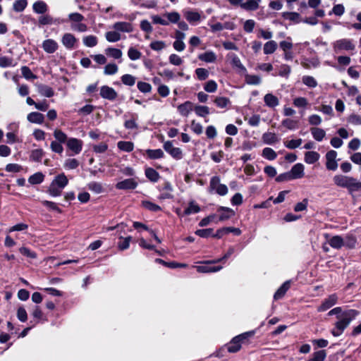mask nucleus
Segmentation results:
<instances>
[{"label": "nucleus", "mask_w": 361, "mask_h": 361, "mask_svg": "<svg viewBox=\"0 0 361 361\" xmlns=\"http://www.w3.org/2000/svg\"><path fill=\"white\" fill-rule=\"evenodd\" d=\"M333 49L335 53L338 54L343 51H351L355 49V45L349 39L343 38L335 41L333 43Z\"/></svg>", "instance_id": "obj_4"}, {"label": "nucleus", "mask_w": 361, "mask_h": 361, "mask_svg": "<svg viewBox=\"0 0 361 361\" xmlns=\"http://www.w3.org/2000/svg\"><path fill=\"white\" fill-rule=\"evenodd\" d=\"M145 154L151 159H157L164 157V152L161 149H147Z\"/></svg>", "instance_id": "obj_34"}, {"label": "nucleus", "mask_w": 361, "mask_h": 361, "mask_svg": "<svg viewBox=\"0 0 361 361\" xmlns=\"http://www.w3.org/2000/svg\"><path fill=\"white\" fill-rule=\"evenodd\" d=\"M100 95L104 99L114 100L117 97L118 94L112 87L104 85L101 87Z\"/></svg>", "instance_id": "obj_12"}, {"label": "nucleus", "mask_w": 361, "mask_h": 361, "mask_svg": "<svg viewBox=\"0 0 361 361\" xmlns=\"http://www.w3.org/2000/svg\"><path fill=\"white\" fill-rule=\"evenodd\" d=\"M209 191L210 192H215L216 194L224 196L228 193V188L226 185L220 183L219 176H213L209 182Z\"/></svg>", "instance_id": "obj_5"}, {"label": "nucleus", "mask_w": 361, "mask_h": 361, "mask_svg": "<svg viewBox=\"0 0 361 361\" xmlns=\"http://www.w3.org/2000/svg\"><path fill=\"white\" fill-rule=\"evenodd\" d=\"M277 43L274 40H269L264 44L263 51L264 54H271L277 49Z\"/></svg>", "instance_id": "obj_31"}, {"label": "nucleus", "mask_w": 361, "mask_h": 361, "mask_svg": "<svg viewBox=\"0 0 361 361\" xmlns=\"http://www.w3.org/2000/svg\"><path fill=\"white\" fill-rule=\"evenodd\" d=\"M13 59L11 57L1 56H0V67L1 68H7L11 66H14Z\"/></svg>", "instance_id": "obj_53"}, {"label": "nucleus", "mask_w": 361, "mask_h": 361, "mask_svg": "<svg viewBox=\"0 0 361 361\" xmlns=\"http://www.w3.org/2000/svg\"><path fill=\"white\" fill-rule=\"evenodd\" d=\"M214 102L221 109L226 108L230 104L229 99L225 97H217Z\"/></svg>", "instance_id": "obj_50"}, {"label": "nucleus", "mask_w": 361, "mask_h": 361, "mask_svg": "<svg viewBox=\"0 0 361 361\" xmlns=\"http://www.w3.org/2000/svg\"><path fill=\"white\" fill-rule=\"evenodd\" d=\"M281 124L288 130H295L298 127V121L291 118L283 120Z\"/></svg>", "instance_id": "obj_42"}, {"label": "nucleus", "mask_w": 361, "mask_h": 361, "mask_svg": "<svg viewBox=\"0 0 361 361\" xmlns=\"http://www.w3.org/2000/svg\"><path fill=\"white\" fill-rule=\"evenodd\" d=\"M217 84L214 80H209L204 85V90L209 93L215 92L217 90Z\"/></svg>", "instance_id": "obj_59"}, {"label": "nucleus", "mask_w": 361, "mask_h": 361, "mask_svg": "<svg viewBox=\"0 0 361 361\" xmlns=\"http://www.w3.org/2000/svg\"><path fill=\"white\" fill-rule=\"evenodd\" d=\"M218 212L220 213V221L228 220L235 215L234 211L228 207H221L218 209Z\"/></svg>", "instance_id": "obj_16"}, {"label": "nucleus", "mask_w": 361, "mask_h": 361, "mask_svg": "<svg viewBox=\"0 0 361 361\" xmlns=\"http://www.w3.org/2000/svg\"><path fill=\"white\" fill-rule=\"evenodd\" d=\"M27 2L26 0H18L13 4V10L16 12L23 11L27 6Z\"/></svg>", "instance_id": "obj_62"}, {"label": "nucleus", "mask_w": 361, "mask_h": 361, "mask_svg": "<svg viewBox=\"0 0 361 361\" xmlns=\"http://www.w3.org/2000/svg\"><path fill=\"white\" fill-rule=\"evenodd\" d=\"M260 2L261 0H245L244 4H242L241 8L247 11H256Z\"/></svg>", "instance_id": "obj_27"}, {"label": "nucleus", "mask_w": 361, "mask_h": 361, "mask_svg": "<svg viewBox=\"0 0 361 361\" xmlns=\"http://www.w3.org/2000/svg\"><path fill=\"white\" fill-rule=\"evenodd\" d=\"M195 74L199 80H204L209 77V71L204 68H198L195 70Z\"/></svg>", "instance_id": "obj_55"}, {"label": "nucleus", "mask_w": 361, "mask_h": 361, "mask_svg": "<svg viewBox=\"0 0 361 361\" xmlns=\"http://www.w3.org/2000/svg\"><path fill=\"white\" fill-rule=\"evenodd\" d=\"M32 9L36 13L44 14L48 11V6L43 1H37L33 4Z\"/></svg>", "instance_id": "obj_24"}, {"label": "nucleus", "mask_w": 361, "mask_h": 361, "mask_svg": "<svg viewBox=\"0 0 361 361\" xmlns=\"http://www.w3.org/2000/svg\"><path fill=\"white\" fill-rule=\"evenodd\" d=\"M240 343L238 340H235V337H234L228 345V351L230 353L238 352L241 348Z\"/></svg>", "instance_id": "obj_45"}, {"label": "nucleus", "mask_w": 361, "mask_h": 361, "mask_svg": "<svg viewBox=\"0 0 361 361\" xmlns=\"http://www.w3.org/2000/svg\"><path fill=\"white\" fill-rule=\"evenodd\" d=\"M87 188L90 190L99 194L103 191V188L101 183L97 182H90L87 185Z\"/></svg>", "instance_id": "obj_60"}, {"label": "nucleus", "mask_w": 361, "mask_h": 361, "mask_svg": "<svg viewBox=\"0 0 361 361\" xmlns=\"http://www.w3.org/2000/svg\"><path fill=\"white\" fill-rule=\"evenodd\" d=\"M137 88L138 90L143 93H149L152 91V85L145 82L140 81L137 82Z\"/></svg>", "instance_id": "obj_64"}, {"label": "nucleus", "mask_w": 361, "mask_h": 361, "mask_svg": "<svg viewBox=\"0 0 361 361\" xmlns=\"http://www.w3.org/2000/svg\"><path fill=\"white\" fill-rule=\"evenodd\" d=\"M27 119L29 122L37 124H42L44 121V116L39 112H31L27 116Z\"/></svg>", "instance_id": "obj_20"}, {"label": "nucleus", "mask_w": 361, "mask_h": 361, "mask_svg": "<svg viewBox=\"0 0 361 361\" xmlns=\"http://www.w3.org/2000/svg\"><path fill=\"white\" fill-rule=\"evenodd\" d=\"M42 49L48 54L54 53L59 48V44L56 41L52 39H45L42 42Z\"/></svg>", "instance_id": "obj_13"}, {"label": "nucleus", "mask_w": 361, "mask_h": 361, "mask_svg": "<svg viewBox=\"0 0 361 361\" xmlns=\"http://www.w3.org/2000/svg\"><path fill=\"white\" fill-rule=\"evenodd\" d=\"M37 87L39 93L42 96L51 97L54 95V90L47 85L38 84L37 85Z\"/></svg>", "instance_id": "obj_30"}, {"label": "nucleus", "mask_w": 361, "mask_h": 361, "mask_svg": "<svg viewBox=\"0 0 361 361\" xmlns=\"http://www.w3.org/2000/svg\"><path fill=\"white\" fill-rule=\"evenodd\" d=\"M195 114L200 117H205L209 114V109L207 106H196L194 107Z\"/></svg>", "instance_id": "obj_48"}, {"label": "nucleus", "mask_w": 361, "mask_h": 361, "mask_svg": "<svg viewBox=\"0 0 361 361\" xmlns=\"http://www.w3.org/2000/svg\"><path fill=\"white\" fill-rule=\"evenodd\" d=\"M198 59L205 63H214L216 61L217 56L212 51H207L198 55Z\"/></svg>", "instance_id": "obj_19"}, {"label": "nucleus", "mask_w": 361, "mask_h": 361, "mask_svg": "<svg viewBox=\"0 0 361 361\" xmlns=\"http://www.w3.org/2000/svg\"><path fill=\"white\" fill-rule=\"evenodd\" d=\"M122 82L128 86H133L135 83V78L130 74H125L121 77Z\"/></svg>", "instance_id": "obj_61"}, {"label": "nucleus", "mask_w": 361, "mask_h": 361, "mask_svg": "<svg viewBox=\"0 0 361 361\" xmlns=\"http://www.w3.org/2000/svg\"><path fill=\"white\" fill-rule=\"evenodd\" d=\"M326 357V353L324 350H318L312 354V358L307 361H324Z\"/></svg>", "instance_id": "obj_43"}, {"label": "nucleus", "mask_w": 361, "mask_h": 361, "mask_svg": "<svg viewBox=\"0 0 361 361\" xmlns=\"http://www.w3.org/2000/svg\"><path fill=\"white\" fill-rule=\"evenodd\" d=\"M44 176L41 172H37L30 176L28 182L32 185L39 184L43 182Z\"/></svg>", "instance_id": "obj_38"}, {"label": "nucleus", "mask_w": 361, "mask_h": 361, "mask_svg": "<svg viewBox=\"0 0 361 361\" xmlns=\"http://www.w3.org/2000/svg\"><path fill=\"white\" fill-rule=\"evenodd\" d=\"M164 17L168 21V25L169 23H177L180 20V15L176 11L165 13Z\"/></svg>", "instance_id": "obj_32"}, {"label": "nucleus", "mask_w": 361, "mask_h": 361, "mask_svg": "<svg viewBox=\"0 0 361 361\" xmlns=\"http://www.w3.org/2000/svg\"><path fill=\"white\" fill-rule=\"evenodd\" d=\"M358 314L359 312L353 309L343 311L342 307H336L331 310L328 312V315H336L338 319L335 323L334 328L331 331L332 335L335 337L341 335Z\"/></svg>", "instance_id": "obj_1"}, {"label": "nucleus", "mask_w": 361, "mask_h": 361, "mask_svg": "<svg viewBox=\"0 0 361 361\" xmlns=\"http://www.w3.org/2000/svg\"><path fill=\"white\" fill-rule=\"evenodd\" d=\"M184 16L190 23H195L201 20L200 14L192 11H185Z\"/></svg>", "instance_id": "obj_28"}, {"label": "nucleus", "mask_w": 361, "mask_h": 361, "mask_svg": "<svg viewBox=\"0 0 361 361\" xmlns=\"http://www.w3.org/2000/svg\"><path fill=\"white\" fill-rule=\"evenodd\" d=\"M293 104L298 108H305L309 103L305 97H299L293 99Z\"/></svg>", "instance_id": "obj_56"}, {"label": "nucleus", "mask_w": 361, "mask_h": 361, "mask_svg": "<svg viewBox=\"0 0 361 361\" xmlns=\"http://www.w3.org/2000/svg\"><path fill=\"white\" fill-rule=\"evenodd\" d=\"M117 146L119 149L127 152H132L134 149V144L130 141H119Z\"/></svg>", "instance_id": "obj_37"}, {"label": "nucleus", "mask_w": 361, "mask_h": 361, "mask_svg": "<svg viewBox=\"0 0 361 361\" xmlns=\"http://www.w3.org/2000/svg\"><path fill=\"white\" fill-rule=\"evenodd\" d=\"M262 140L267 145H273L279 141V138L274 133L267 132L262 135Z\"/></svg>", "instance_id": "obj_29"}, {"label": "nucleus", "mask_w": 361, "mask_h": 361, "mask_svg": "<svg viewBox=\"0 0 361 361\" xmlns=\"http://www.w3.org/2000/svg\"><path fill=\"white\" fill-rule=\"evenodd\" d=\"M310 132L313 138L317 142L322 141L326 136V132L322 128L313 127L310 128Z\"/></svg>", "instance_id": "obj_26"}, {"label": "nucleus", "mask_w": 361, "mask_h": 361, "mask_svg": "<svg viewBox=\"0 0 361 361\" xmlns=\"http://www.w3.org/2000/svg\"><path fill=\"white\" fill-rule=\"evenodd\" d=\"M221 259H218L214 261H207L202 265H199L195 267L197 271L200 273H209V272H216L222 269V267L217 266L213 267L211 266V264L221 262Z\"/></svg>", "instance_id": "obj_6"}, {"label": "nucleus", "mask_w": 361, "mask_h": 361, "mask_svg": "<svg viewBox=\"0 0 361 361\" xmlns=\"http://www.w3.org/2000/svg\"><path fill=\"white\" fill-rule=\"evenodd\" d=\"M288 173L291 179L301 178L304 176V166L302 164H296Z\"/></svg>", "instance_id": "obj_15"}, {"label": "nucleus", "mask_w": 361, "mask_h": 361, "mask_svg": "<svg viewBox=\"0 0 361 361\" xmlns=\"http://www.w3.org/2000/svg\"><path fill=\"white\" fill-rule=\"evenodd\" d=\"M105 53L107 56L114 59H119L122 57L123 55V52L121 49L114 47L106 48L105 49Z\"/></svg>", "instance_id": "obj_33"}, {"label": "nucleus", "mask_w": 361, "mask_h": 361, "mask_svg": "<svg viewBox=\"0 0 361 361\" xmlns=\"http://www.w3.org/2000/svg\"><path fill=\"white\" fill-rule=\"evenodd\" d=\"M68 180L66 175L62 173L56 176L50 183L47 192L52 197L60 196L63 189L68 185Z\"/></svg>", "instance_id": "obj_3"}, {"label": "nucleus", "mask_w": 361, "mask_h": 361, "mask_svg": "<svg viewBox=\"0 0 361 361\" xmlns=\"http://www.w3.org/2000/svg\"><path fill=\"white\" fill-rule=\"evenodd\" d=\"M84 44L87 47H95L98 43V39L96 36L87 35L82 39Z\"/></svg>", "instance_id": "obj_41"}, {"label": "nucleus", "mask_w": 361, "mask_h": 361, "mask_svg": "<svg viewBox=\"0 0 361 361\" xmlns=\"http://www.w3.org/2000/svg\"><path fill=\"white\" fill-rule=\"evenodd\" d=\"M164 149L176 159H180L183 157L181 149L175 147L171 141H166L164 143Z\"/></svg>", "instance_id": "obj_9"}, {"label": "nucleus", "mask_w": 361, "mask_h": 361, "mask_svg": "<svg viewBox=\"0 0 361 361\" xmlns=\"http://www.w3.org/2000/svg\"><path fill=\"white\" fill-rule=\"evenodd\" d=\"M83 142L81 140L71 137L66 142V147L73 154H78L82 149Z\"/></svg>", "instance_id": "obj_8"}, {"label": "nucleus", "mask_w": 361, "mask_h": 361, "mask_svg": "<svg viewBox=\"0 0 361 361\" xmlns=\"http://www.w3.org/2000/svg\"><path fill=\"white\" fill-rule=\"evenodd\" d=\"M54 22L55 20H54V18L48 14L42 15L39 16L38 18V23L41 25H51Z\"/></svg>", "instance_id": "obj_51"}, {"label": "nucleus", "mask_w": 361, "mask_h": 361, "mask_svg": "<svg viewBox=\"0 0 361 361\" xmlns=\"http://www.w3.org/2000/svg\"><path fill=\"white\" fill-rule=\"evenodd\" d=\"M145 176L152 182H157L160 176L159 173L152 168H147L145 169Z\"/></svg>", "instance_id": "obj_35"}, {"label": "nucleus", "mask_w": 361, "mask_h": 361, "mask_svg": "<svg viewBox=\"0 0 361 361\" xmlns=\"http://www.w3.org/2000/svg\"><path fill=\"white\" fill-rule=\"evenodd\" d=\"M200 210L199 206L194 202H190L189 206L185 209L184 214L190 215L191 214H196Z\"/></svg>", "instance_id": "obj_57"}, {"label": "nucleus", "mask_w": 361, "mask_h": 361, "mask_svg": "<svg viewBox=\"0 0 361 361\" xmlns=\"http://www.w3.org/2000/svg\"><path fill=\"white\" fill-rule=\"evenodd\" d=\"M193 109V104L191 102L189 101H187L183 104L178 106V111L179 114L183 116H188Z\"/></svg>", "instance_id": "obj_17"}, {"label": "nucleus", "mask_w": 361, "mask_h": 361, "mask_svg": "<svg viewBox=\"0 0 361 361\" xmlns=\"http://www.w3.org/2000/svg\"><path fill=\"white\" fill-rule=\"evenodd\" d=\"M128 56L131 60L135 61L141 58L142 53L134 47H130L128 51Z\"/></svg>", "instance_id": "obj_58"}, {"label": "nucleus", "mask_w": 361, "mask_h": 361, "mask_svg": "<svg viewBox=\"0 0 361 361\" xmlns=\"http://www.w3.org/2000/svg\"><path fill=\"white\" fill-rule=\"evenodd\" d=\"M77 42V38L69 32L65 33L61 37V43L67 49H73Z\"/></svg>", "instance_id": "obj_11"}, {"label": "nucleus", "mask_w": 361, "mask_h": 361, "mask_svg": "<svg viewBox=\"0 0 361 361\" xmlns=\"http://www.w3.org/2000/svg\"><path fill=\"white\" fill-rule=\"evenodd\" d=\"M333 181L336 186L346 188L351 195L355 192L361 190V182L351 176L337 174L333 177Z\"/></svg>", "instance_id": "obj_2"}, {"label": "nucleus", "mask_w": 361, "mask_h": 361, "mask_svg": "<svg viewBox=\"0 0 361 361\" xmlns=\"http://www.w3.org/2000/svg\"><path fill=\"white\" fill-rule=\"evenodd\" d=\"M112 27L118 32H130L133 30L132 25L128 22H117Z\"/></svg>", "instance_id": "obj_18"}, {"label": "nucleus", "mask_w": 361, "mask_h": 361, "mask_svg": "<svg viewBox=\"0 0 361 361\" xmlns=\"http://www.w3.org/2000/svg\"><path fill=\"white\" fill-rule=\"evenodd\" d=\"M142 205L147 209L152 212H158L161 209L159 205L149 201H142Z\"/></svg>", "instance_id": "obj_63"}, {"label": "nucleus", "mask_w": 361, "mask_h": 361, "mask_svg": "<svg viewBox=\"0 0 361 361\" xmlns=\"http://www.w3.org/2000/svg\"><path fill=\"white\" fill-rule=\"evenodd\" d=\"M282 16L283 18L295 23L300 22V14L296 12H283Z\"/></svg>", "instance_id": "obj_49"}, {"label": "nucleus", "mask_w": 361, "mask_h": 361, "mask_svg": "<svg viewBox=\"0 0 361 361\" xmlns=\"http://www.w3.org/2000/svg\"><path fill=\"white\" fill-rule=\"evenodd\" d=\"M22 75L26 79V80H34L37 78V75H35L30 68H28L26 66H23L20 68Z\"/></svg>", "instance_id": "obj_47"}, {"label": "nucleus", "mask_w": 361, "mask_h": 361, "mask_svg": "<svg viewBox=\"0 0 361 361\" xmlns=\"http://www.w3.org/2000/svg\"><path fill=\"white\" fill-rule=\"evenodd\" d=\"M326 167L328 170L336 171L338 168L336 161L337 152L334 150H330L326 154Z\"/></svg>", "instance_id": "obj_10"}, {"label": "nucleus", "mask_w": 361, "mask_h": 361, "mask_svg": "<svg viewBox=\"0 0 361 361\" xmlns=\"http://www.w3.org/2000/svg\"><path fill=\"white\" fill-rule=\"evenodd\" d=\"M106 39L109 42H116L121 39L120 33L116 31H109L105 34Z\"/></svg>", "instance_id": "obj_36"}, {"label": "nucleus", "mask_w": 361, "mask_h": 361, "mask_svg": "<svg viewBox=\"0 0 361 361\" xmlns=\"http://www.w3.org/2000/svg\"><path fill=\"white\" fill-rule=\"evenodd\" d=\"M137 186V183L133 178H128L118 182L116 188L118 190L135 189Z\"/></svg>", "instance_id": "obj_14"}, {"label": "nucleus", "mask_w": 361, "mask_h": 361, "mask_svg": "<svg viewBox=\"0 0 361 361\" xmlns=\"http://www.w3.org/2000/svg\"><path fill=\"white\" fill-rule=\"evenodd\" d=\"M320 158L318 152L314 151H309L305 153V161L308 164H313L317 162Z\"/></svg>", "instance_id": "obj_25"}, {"label": "nucleus", "mask_w": 361, "mask_h": 361, "mask_svg": "<svg viewBox=\"0 0 361 361\" xmlns=\"http://www.w3.org/2000/svg\"><path fill=\"white\" fill-rule=\"evenodd\" d=\"M132 238L130 236L123 238L120 237V241L118 243V247L121 250H126L130 246V243L131 241Z\"/></svg>", "instance_id": "obj_52"}, {"label": "nucleus", "mask_w": 361, "mask_h": 361, "mask_svg": "<svg viewBox=\"0 0 361 361\" xmlns=\"http://www.w3.org/2000/svg\"><path fill=\"white\" fill-rule=\"evenodd\" d=\"M245 80L248 85H259L262 80L261 78L256 75L246 74L245 75Z\"/></svg>", "instance_id": "obj_46"}, {"label": "nucleus", "mask_w": 361, "mask_h": 361, "mask_svg": "<svg viewBox=\"0 0 361 361\" xmlns=\"http://www.w3.org/2000/svg\"><path fill=\"white\" fill-rule=\"evenodd\" d=\"M173 187L169 182H166L162 188V192L159 195V200L171 199L173 197L172 195Z\"/></svg>", "instance_id": "obj_22"}, {"label": "nucleus", "mask_w": 361, "mask_h": 361, "mask_svg": "<svg viewBox=\"0 0 361 361\" xmlns=\"http://www.w3.org/2000/svg\"><path fill=\"white\" fill-rule=\"evenodd\" d=\"M118 71V66L114 63H109L104 68V74L106 75H111L116 74Z\"/></svg>", "instance_id": "obj_39"}, {"label": "nucleus", "mask_w": 361, "mask_h": 361, "mask_svg": "<svg viewBox=\"0 0 361 361\" xmlns=\"http://www.w3.org/2000/svg\"><path fill=\"white\" fill-rule=\"evenodd\" d=\"M343 240H344V246L347 247L353 248L356 245V238L352 234H348L345 237H343Z\"/></svg>", "instance_id": "obj_40"}, {"label": "nucleus", "mask_w": 361, "mask_h": 361, "mask_svg": "<svg viewBox=\"0 0 361 361\" xmlns=\"http://www.w3.org/2000/svg\"><path fill=\"white\" fill-rule=\"evenodd\" d=\"M54 137H55L57 142L61 143L66 142L68 140L66 134L59 129L54 130Z\"/></svg>", "instance_id": "obj_44"}, {"label": "nucleus", "mask_w": 361, "mask_h": 361, "mask_svg": "<svg viewBox=\"0 0 361 361\" xmlns=\"http://www.w3.org/2000/svg\"><path fill=\"white\" fill-rule=\"evenodd\" d=\"M262 156L269 160H274L276 158L277 154L271 148L266 147L262 151Z\"/></svg>", "instance_id": "obj_54"}, {"label": "nucleus", "mask_w": 361, "mask_h": 361, "mask_svg": "<svg viewBox=\"0 0 361 361\" xmlns=\"http://www.w3.org/2000/svg\"><path fill=\"white\" fill-rule=\"evenodd\" d=\"M338 300V296L333 293L325 298L322 304L317 307L318 312H324L335 305Z\"/></svg>", "instance_id": "obj_7"}, {"label": "nucleus", "mask_w": 361, "mask_h": 361, "mask_svg": "<svg viewBox=\"0 0 361 361\" xmlns=\"http://www.w3.org/2000/svg\"><path fill=\"white\" fill-rule=\"evenodd\" d=\"M264 102L267 106L271 108H274L279 104V99L271 93L264 95Z\"/></svg>", "instance_id": "obj_23"}, {"label": "nucleus", "mask_w": 361, "mask_h": 361, "mask_svg": "<svg viewBox=\"0 0 361 361\" xmlns=\"http://www.w3.org/2000/svg\"><path fill=\"white\" fill-rule=\"evenodd\" d=\"M330 246L334 249H341L344 246V240L341 235H334L331 237L328 240Z\"/></svg>", "instance_id": "obj_21"}]
</instances>
